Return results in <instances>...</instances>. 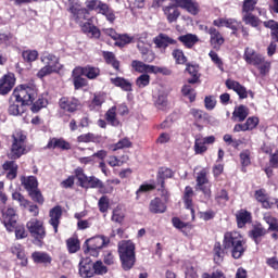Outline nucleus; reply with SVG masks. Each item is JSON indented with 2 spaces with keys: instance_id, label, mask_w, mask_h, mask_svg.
<instances>
[{
  "instance_id": "obj_1",
  "label": "nucleus",
  "mask_w": 278,
  "mask_h": 278,
  "mask_svg": "<svg viewBox=\"0 0 278 278\" xmlns=\"http://www.w3.org/2000/svg\"><path fill=\"white\" fill-rule=\"evenodd\" d=\"M67 10L68 12H71L74 21L76 23H79L84 34H87L89 38H101V30L97 26H94L90 22L81 24L84 21L88 18V9L81 8V4H79V2L70 1Z\"/></svg>"
},
{
  "instance_id": "obj_2",
  "label": "nucleus",
  "mask_w": 278,
  "mask_h": 278,
  "mask_svg": "<svg viewBox=\"0 0 278 278\" xmlns=\"http://www.w3.org/2000/svg\"><path fill=\"white\" fill-rule=\"evenodd\" d=\"M11 138L12 144L8 154L9 160H20V157L27 155L31 151V147L27 144V135L23 130H16Z\"/></svg>"
},
{
  "instance_id": "obj_3",
  "label": "nucleus",
  "mask_w": 278,
  "mask_h": 278,
  "mask_svg": "<svg viewBox=\"0 0 278 278\" xmlns=\"http://www.w3.org/2000/svg\"><path fill=\"white\" fill-rule=\"evenodd\" d=\"M224 249H231V255L235 260H240L247 251V245L240 232L231 231L224 235Z\"/></svg>"
},
{
  "instance_id": "obj_4",
  "label": "nucleus",
  "mask_w": 278,
  "mask_h": 278,
  "mask_svg": "<svg viewBox=\"0 0 278 278\" xmlns=\"http://www.w3.org/2000/svg\"><path fill=\"white\" fill-rule=\"evenodd\" d=\"M36 97H38V88L34 83L20 85L12 93V99L22 105H31L36 101Z\"/></svg>"
},
{
  "instance_id": "obj_5",
  "label": "nucleus",
  "mask_w": 278,
  "mask_h": 278,
  "mask_svg": "<svg viewBox=\"0 0 278 278\" xmlns=\"http://www.w3.org/2000/svg\"><path fill=\"white\" fill-rule=\"evenodd\" d=\"M119 260L124 270H131L136 264V245L130 240L118 243Z\"/></svg>"
},
{
  "instance_id": "obj_6",
  "label": "nucleus",
  "mask_w": 278,
  "mask_h": 278,
  "mask_svg": "<svg viewBox=\"0 0 278 278\" xmlns=\"http://www.w3.org/2000/svg\"><path fill=\"white\" fill-rule=\"evenodd\" d=\"M2 223L7 230L15 231L16 240L27 238V230H25V226L16 225V211H14V208L10 207L7 211H2Z\"/></svg>"
},
{
  "instance_id": "obj_7",
  "label": "nucleus",
  "mask_w": 278,
  "mask_h": 278,
  "mask_svg": "<svg viewBox=\"0 0 278 278\" xmlns=\"http://www.w3.org/2000/svg\"><path fill=\"white\" fill-rule=\"evenodd\" d=\"M26 228L29 231L31 238L35 242L39 244L42 242L43 238H47V229H45V223L38 218H31L27 222Z\"/></svg>"
},
{
  "instance_id": "obj_8",
  "label": "nucleus",
  "mask_w": 278,
  "mask_h": 278,
  "mask_svg": "<svg viewBox=\"0 0 278 278\" xmlns=\"http://www.w3.org/2000/svg\"><path fill=\"white\" fill-rule=\"evenodd\" d=\"M131 66L134 71H136V73H154L155 75H157V73H161L162 75H170V71L166 67L149 65L138 60H134L131 62Z\"/></svg>"
},
{
  "instance_id": "obj_9",
  "label": "nucleus",
  "mask_w": 278,
  "mask_h": 278,
  "mask_svg": "<svg viewBox=\"0 0 278 278\" xmlns=\"http://www.w3.org/2000/svg\"><path fill=\"white\" fill-rule=\"evenodd\" d=\"M110 244V238L105 236H98L91 239H87L85 241V253H90V251H99V249H103V247H108Z\"/></svg>"
},
{
  "instance_id": "obj_10",
  "label": "nucleus",
  "mask_w": 278,
  "mask_h": 278,
  "mask_svg": "<svg viewBox=\"0 0 278 278\" xmlns=\"http://www.w3.org/2000/svg\"><path fill=\"white\" fill-rule=\"evenodd\" d=\"M76 177L81 188H101L102 181L94 176H86V174H84V169L81 168L76 169Z\"/></svg>"
},
{
  "instance_id": "obj_11",
  "label": "nucleus",
  "mask_w": 278,
  "mask_h": 278,
  "mask_svg": "<svg viewBox=\"0 0 278 278\" xmlns=\"http://www.w3.org/2000/svg\"><path fill=\"white\" fill-rule=\"evenodd\" d=\"M195 190L203 192L206 199L212 197V190L210 189V186H207V169H202L198 173Z\"/></svg>"
},
{
  "instance_id": "obj_12",
  "label": "nucleus",
  "mask_w": 278,
  "mask_h": 278,
  "mask_svg": "<svg viewBox=\"0 0 278 278\" xmlns=\"http://www.w3.org/2000/svg\"><path fill=\"white\" fill-rule=\"evenodd\" d=\"M213 25H215V27H227L228 29L232 30L233 36H237L241 23L238 22L236 18L219 17L217 20H214Z\"/></svg>"
},
{
  "instance_id": "obj_13",
  "label": "nucleus",
  "mask_w": 278,
  "mask_h": 278,
  "mask_svg": "<svg viewBox=\"0 0 278 278\" xmlns=\"http://www.w3.org/2000/svg\"><path fill=\"white\" fill-rule=\"evenodd\" d=\"M79 275L83 278L94 277V263H92V260L86 257L79 262Z\"/></svg>"
},
{
  "instance_id": "obj_14",
  "label": "nucleus",
  "mask_w": 278,
  "mask_h": 278,
  "mask_svg": "<svg viewBox=\"0 0 278 278\" xmlns=\"http://www.w3.org/2000/svg\"><path fill=\"white\" fill-rule=\"evenodd\" d=\"M14 84H16V79L14 78V75L12 74L4 75L0 79V94L5 96L9 92H11L12 89L14 88Z\"/></svg>"
},
{
  "instance_id": "obj_15",
  "label": "nucleus",
  "mask_w": 278,
  "mask_h": 278,
  "mask_svg": "<svg viewBox=\"0 0 278 278\" xmlns=\"http://www.w3.org/2000/svg\"><path fill=\"white\" fill-rule=\"evenodd\" d=\"M243 60L247 62V64L256 66L264 60V56L262 54L255 52V50H253L251 48H245L244 54H243Z\"/></svg>"
},
{
  "instance_id": "obj_16",
  "label": "nucleus",
  "mask_w": 278,
  "mask_h": 278,
  "mask_svg": "<svg viewBox=\"0 0 278 278\" xmlns=\"http://www.w3.org/2000/svg\"><path fill=\"white\" fill-rule=\"evenodd\" d=\"M226 87L229 90L237 92L239 99H247V97H249V91H247V88L236 80L227 79Z\"/></svg>"
},
{
  "instance_id": "obj_17",
  "label": "nucleus",
  "mask_w": 278,
  "mask_h": 278,
  "mask_svg": "<svg viewBox=\"0 0 278 278\" xmlns=\"http://www.w3.org/2000/svg\"><path fill=\"white\" fill-rule=\"evenodd\" d=\"M49 225L54 229V233H58V227H60V218H62V206L58 205L50 210Z\"/></svg>"
},
{
  "instance_id": "obj_18",
  "label": "nucleus",
  "mask_w": 278,
  "mask_h": 278,
  "mask_svg": "<svg viewBox=\"0 0 278 278\" xmlns=\"http://www.w3.org/2000/svg\"><path fill=\"white\" fill-rule=\"evenodd\" d=\"M76 75H84L88 79H97L101 75L99 67L86 66V67H76Z\"/></svg>"
},
{
  "instance_id": "obj_19",
  "label": "nucleus",
  "mask_w": 278,
  "mask_h": 278,
  "mask_svg": "<svg viewBox=\"0 0 278 278\" xmlns=\"http://www.w3.org/2000/svg\"><path fill=\"white\" fill-rule=\"evenodd\" d=\"M59 105L61 110H64L65 112H76L79 108V100L75 98H61Z\"/></svg>"
},
{
  "instance_id": "obj_20",
  "label": "nucleus",
  "mask_w": 278,
  "mask_h": 278,
  "mask_svg": "<svg viewBox=\"0 0 278 278\" xmlns=\"http://www.w3.org/2000/svg\"><path fill=\"white\" fill-rule=\"evenodd\" d=\"M177 40L170 38L166 34H160L154 38V45L156 46L157 49H166L169 47V45H176Z\"/></svg>"
},
{
  "instance_id": "obj_21",
  "label": "nucleus",
  "mask_w": 278,
  "mask_h": 278,
  "mask_svg": "<svg viewBox=\"0 0 278 278\" xmlns=\"http://www.w3.org/2000/svg\"><path fill=\"white\" fill-rule=\"evenodd\" d=\"M163 12L168 23H177V18L181 15L179 9H177V5L175 4L163 7Z\"/></svg>"
},
{
  "instance_id": "obj_22",
  "label": "nucleus",
  "mask_w": 278,
  "mask_h": 278,
  "mask_svg": "<svg viewBox=\"0 0 278 278\" xmlns=\"http://www.w3.org/2000/svg\"><path fill=\"white\" fill-rule=\"evenodd\" d=\"M41 62L46 66L54 70L56 73H58V71H60V59H58V56H55L53 54L45 53L41 56Z\"/></svg>"
},
{
  "instance_id": "obj_23",
  "label": "nucleus",
  "mask_w": 278,
  "mask_h": 278,
  "mask_svg": "<svg viewBox=\"0 0 278 278\" xmlns=\"http://www.w3.org/2000/svg\"><path fill=\"white\" fill-rule=\"evenodd\" d=\"M21 102L14 100L11 96L8 109L10 116H21L25 112V104L18 105Z\"/></svg>"
},
{
  "instance_id": "obj_24",
  "label": "nucleus",
  "mask_w": 278,
  "mask_h": 278,
  "mask_svg": "<svg viewBox=\"0 0 278 278\" xmlns=\"http://www.w3.org/2000/svg\"><path fill=\"white\" fill-rule=\"evenodd\" d=\"M247 116H249V108L242 104L235 108L232 112V121L235 123H243V121H247Z\"/></svg>"
},
{
  "instance_id": "obj_25",
  "label": "nucleus",
  "mask_w": 278,
  "mask_h": 278,
  "mask_svg": "<svg viewBox=\"0 0 278 278\" xmlns=\"http://www.w3.org/2000/svg\"><path fill=\"white\" fill-rule=\"evenodd\" d=\"M208 34L211 36V45L214 49H220V46L224 45L225 39L223 38V35H220V31H218L216 28L211 27L208 29Z\"/></svg>"
},
{
  "instance_id": "obj_26",
  "label": "nucleus",
  "mask_w": 278,
  "mask_h": 278,
  "mask_svg": "<svg viewBox=\"0 0 278 278\" xmlns=\"http://www.w3.org/2000/svg\"><path fill=\"white\" fill-rule=\"evenodd\" d=\"M11 253L13 255H16L17 260L21 261V266H27V255L25 254V249H23V245L15 243L11 247Z\"/></svg>"
},
{
  "instance_id": "obj_27",
  "label": "nucleus",
  "mask_w": 278,
  "mask_h": 278,
  "mask_svg": "<svg viewBox=\"0 0 278 278\" xmlns=\"http://www.w3.org/2000/svg\"><path fill=\"white\" fill-rule=\"evenodd\" d=\"M137 48L139 49L141 55H142V60L143 62H153V60H155V53L149 51V46L144 45V42L139 41L137 43Z\"/></svg>"
},
{
  "instance_id": "obj_28",
  "label": "nucleus",
  "mask_w": 278,
  "mask_h": 278,
  "mask_svg": "<svg viewBox=\"0 0 278 278\" xmlns=\"http://www.w3.org/2000/svg\"><path fill=\"white\" fill-rule=\"evenodd\" d=\"M194 197V191L192 187H186L184 194V203L187 210H190L192 218H194V208L192 207V198Z\"/></svg>"
},
{
  "instance_id": "obj_29",
  "label": "nucleus",
  "mask_w": 278,
  "mask_h": 278,
  "mask_svg": "<svg viewBox=\"0 0 278 278\" xmlns=\"http://www.w3.org/2000/svg\"><path fill=\"white\" fill-rule=\"evenodd\" d=\"M149 210L151 214H164L166 212V204L160 198H154L150 202Z\"/></svg>"
},
{
  "instance_id": "obj_30",
  "label": "nucleus",
  "mask_w": 278,
  "mask_h": 278,
  "mask_svg": "<svg viewBox=\"0 0 278 278\" xmlns=\"http://www.w3.org/2000/svg\"><path fill=\"white\" fill-rule=\"evenodd\" d=\"M3 170H9L7 174V179H16L18 173V165L14 161H7L2 165Z\"/></svg>"
},
{
  "instance_id": "obj_31",
  "label": "nucleus",
  "mask_w": 278,
  "mask_h": 278,
  "mask_svg": "<svg viewBox=\"0 0 278 278\" xmlns=\"http://www.w3.org/2000/svg\"><path fill=\"white\" fill-rule=\"evenodd\" d=\"M21 182L28 193L38 189V179L35 176L22 177Z\"/></svg>"
},
{
  "instance_id": "obj_32",
  "label": "nucleus",
  "mask_w": 278,
  "mask_h": 278,
  "mask_svg": "<svg viewBox=\"0 0 278 278\" xmlns=\"http://www.w3.org/2000/svg\"><path fill=\"white\" fill-rule=\"evenodd\" d=\"M179 42H181L187 49H192V47L199 42V37L193 34L181 35L178 37Z\"/></svg>"
},
{
  "instance_id": "obj_33",
  "label": "nucleus",
  "mask_w": 278,
  "mask_h": 278,
  "mask_svg": "<svg viewBox=\"0 0 278 278\" xmlns=\"http://www.w3.org/2000/svg\"><path fill=\"white\" fill-rule=\"evenodd\" d=\"M255 199L260 201V203H262L265 210H269L270 207H273V205H275V200L268 199V195H266L263 190H257L255 192Z\"/></svg>"
},
{
  "instance_id": "obj_34",
  "label": "nucleus",
  "mask_w": 278,
  "mask_h": 278,
  "mask_svg": "<svg viewBox=\"0 0 278 278\" xmlns=\"http://www.w3.org/2000/svg\"><path fill=\"white\" fill-rule=\"evenodd\" d=\"M242 21L245 25H250V27H260L262 24V20L253 13H242Z\"/></svg>"
},
{
  "instance_id": "obj_35",
  "label": "nucleus",
  "mask_w": 278,
  "mask_h": 278,
  "mask_svg": "<svg viewBox=\"0 0 278 278\" xmlns=\"http://www.w3.org/2000/svg\"><path fill=\"white\" fill-rule=\"evenodd\" d=\"M238 227L242 228L247 223H251V213L245 210H240L236 214Z\"/></svg>"
},
{
  "instance_id": "obj_36",
  "label": "nucleus",
  "mask_w": 278,
  "mask_h": 278,
  "mask_svg": "<svg viewBox=\"0 0 278 278\" xmlns=\"http://www.w3.org/2000/svg\"><path fill=\"white\" fill-rule=\"evenodd\" d=\"M251 238L255 241L256 244H260V238L266 236V228L262 224L255 225L250 231Z\"/></svg>"
},
{
  "instance_id": "obj_37",
  "label": "nucleus",
  "mask_w": 278,
  "mask_h": 278,
  "mask_svg": "<svg viewBox=\"0 0 278 278\" xmlns=\"http://www.w3.org/2000/svg\"><path fill=\"white\" fill-rule=\"evenodd\" d=\"M47 149H63L68 150L71 149V143L66 142L63 139H51L48 142Z\"/></svg>"
},
{
  "instance_id": "obj_38",
  "label": "nucleus",
  "mask_w": 278,
  "mask_h": 278,
  "mask_svg": "<svg viewBox=\"0 0 278 278\" xmlns=\"http://www.w3.org/2000/svg\"><path fill=\"white\" fill-rule=\"evenodd\" d=\"M111 83L126 92H131V83L123 77L111 78Z\"/></svg>"
},
{
  "instance_id": "obj_39",
  "label": "nucleus",
  "mask_w": 278,
  "mask_h": 278,
  "mask_svg": "<svg viewBox=\"0 0 278 278\" xmlns=\"http://www.w3.org/2000/svg\"><path fill=\"white\" fill-rule=\"evenodd\" d=\"M31 257L36 264H51V256L45 252H34Z\"/></svg>"
},
{
  "instance_id": "obj_40",
  "label": "nucleus",
  "mask_w": 278,
  "mask_h": 278,
  "mask_svg": "<svg viewBox=\"0 0 278 278\" xmlns=\"http://www.w3.org/2000/svg\"><path fill=\"white\" fill-rule=\"evenodd\" d=\"M170 177H173V170L168 167H162L159 170L157 184L164 188V179H170Z\"/></svg>"
},
{
  "instance_id": "obj_41",
  "label": "nucleus",
  "mask_w": 278,
  "mask_h": 278,
  "mask_svg": "<svg viewBox=\"0 0 278 278\" xmlns=\"http://www.w3.org/2000/svg\"><path fill=\"white\" fill-rule=\"evenodd\" d=\"M264 27H267L271 30V38L275 42H278V22L269 20L264 22Z\"/></svg>"
},
{
  "instance_id": "obj_42",
  "label": "nucleus",
  "mask_w": 278,
  "mask_h": 278,
  "mask_svg": "<svg viewBox=\"0 0 278 278\" xmlns=\"http://www.w3.org/2000/svg\"><path fill=\"white\" fill-rule=\"evenodd\" d=\"M186 71L192 77L188 79V84H197L199 81V66L188 64Z\"/></svg>"
},
{
  "instance_id": "obj_43",
  "label": "nucleus",
  "mask_w": 278,
  "mask_h": 278,
  "mask_svg": "<svg viewBox=\"0 0 278 278\" xmlns=\"http://www.w3.org/2000/svg\"><path fill=\"white\" fill-rule=\"evenodd\" d=\"M213 253L215 264H222L223 260L225 258V251H223L220 242L215 243Z\"/></svg>"
},
{
  "instance_id": "obj_44",
  "label": "nucleus",
  "mask_w": 278,
  "mask_h": 278,
  "mask_svg": "<svg viewBox=\"0 0 278 278\" xmlns=\"http://www.w3.org/2000/svg\"><path fill=\"white\" fill-rule=\"evenodd\" d=\"M191 116H193L195 123H207V114L199 109L190 110Z\"/></svg>"
},
{
  "instance_id": "obj_45",
  "label": "nucleus",
  "mask_w": 278,
  "mask_h": 278,
  "mask_svg": "<svg viewBox=\"0 0 278 278\" xmlns=\"http://www.w3.org/2000/svg\"><path fill=\"white\" fill-rule=\"evenodd\" d=\"M111 220H113V223H117L118 225L125 220V212L121 206H116L113 210Z\"/></svg>"
},
{
  "instance_id": "obj_46",
  "label": "nucleus",
  "mask_w": 278,
  "mask_h": 278,
  "mask_svg": "<svg viewBox=\"0 0 278 278\" xmlns=\"http://www.w3.org/2000/svg\"><path fill=\"white\" fill-rule=\"evenodd\" d=\"M105 118L108 121V123H110L111 125H113V127H118L119 122L116 118V106L111 108L106 114H105Z\"/></svg>"
},
{
  "instance_id": "obj_47",
  "label": "nucleus",
  "mask_w": 278,
  "mask_h": 278,
  "mask_svg": "<svg viewBox=\"0 0 278 278\" xmlns=\"http://www.w3.org/2000/svg\"><path fill=\"white\" fill-rule=\"evenodd\" d=\"M103 58L108 64H111L115 71H118L121 63L116 60V56L112 52H103Z\"/></svg>"
},
{
  "instance_id": "obj_48",
  "label": "nucleus",
  "mask_w": 278,
  "mask_h": 278,
  "mask_svg": "<svg viewBox=\"0 0 278 278\" xmlns=\"http://www.w3.org/2000/svg\"><path fill=\"white\" fill-rule=\"evenodd\" d=\"M172 223H173V226L176 229H179L180 231H182V233H186V229H192V225H190V223H184L178 217H174L172 219Z\"/></svg>"
},
{
  "instance_id": "obj_49",
  "label": "nucleus",
  "mask_w": 278,
  "mask_h": 278,
  "mask_svg": "<svg viewBox=\"0 0 278 278\" xmlns=\"http://www.w3.org/2000/svg\"><path fill=\"white\" fill-rule=\"evenodd\" d=\"M84 74H76L75 70L73 71V81L76 90H79V88H84V86H87L88 81L86 78L81 77Z\"/></svg>"
},
{
  "instance_id": "obj_50",
  "label": "nucleus",
  "mask_w": 278,
  "mask_h": 278,
  "mask_svg": "<svg viewBox=\"0 0 278 278\" xmlns=\"http://www.w3.org/2000/svg\"><path fill=\"white\" fill-rule=\"evenodd\" d=\"M172 55L176 64H186V62H188V58H186V54H184V50L181 49H175L172 52Z\"/></svg>"
},
{
  "instance_id": "obj_51",
  "label": "nucleus",
  "mask_w": 278,
  "mask_h": 278,
  "mask_svg": "<svg viewBox=\"0 0 278 278\" xmlns=\"http://www.w3.org/2000/svg\"><path fill=\"white\" fill-rule=\"evenodd\" d=\"M77 142H99V136L92 132L84 134L77 137Z\"/></svg>"
},
{
  "instance_id": "obj_52",
  "label": "nucleus",
  "mask_w": 278,
  "mask_h": 278,
  "mask_svg": "<svg viewBox=\"0 0 278 278\" xmlns=\"http://www.w3.org/2000/svg\"><path fill=\"white\" fill-rule=\"evenodd\" d=\"M22 58L24 62H36L38 60V51L37 50H25L22 52Z\"/></svg>"
},
{
  "instance_id": "obj_53",
  "label": "nucleus",
  "mask_w": 278,
  "mask_h": 278,
  "mask_svg": "<svg viewBox=\"0 0 278 278\" xmlns=\"http://www.w3.org/2000/svg\"><path fill=\"white\" fill-rule=\"evenodd\" d=\"M205 151H207V147L203 141V137L195 138L194 152L197 153V155H201L202 153H205Z\"/></svg>"
},
{
  "instance_id": "obj_54",
  "label": "nucleus",
  "mask_w": 278,
  "mask_h": 278,
  "mask_svg": "<svg viewBox=\"0 0 278 278\" xmlns=\"http://www.w3.org/2000/svg\"><path fill=\"white\" fill-rule=\"evenodd\" d=\"M184 97H188L189 101L192 103L197 99V92H194L192 86L185 85L181 89Z\"/></svg>"
},
{
  "instance_id": "obj_55",
  "label": "nucleus",
  "mask_w": 278,
  "mask_h": 278,
  "mask_svg": "<svg viewBox=\"0 0 278 278\" xmlns=\"http://www.w3.org/2000/svg\"><path fill=\"white\" fill-rule=\"evenodd\" d=\"M256 4L257 0H244L242 7V14H251V12L255 10Z\"/></svg>"
},
{
  "instance_id": "obj_56",
  "label": "nucleus",
  "mask_w": 278,
  "mask_h": 278,
  "mask_svg": "<svg viewBox=\"0 0 278 278\" xmlns=\"http://www.w3.org/2000/svg\"><path fill=\"white\" fill-rule=\"evenodd\" d=\"M98 207L102 214H105V212L110 210V198H108L106 195L101 197L98 202Z\"/></svg>"
},
{
  "instance_id": "obj_57",
  "label": "nucleus",
  "mask_w": 278,
  "mask_h": 278,
  "mask_svg": "<svg viewBox=\"0 0 278 278\" xmlns=\"http://www.w3.org/2000/svg\"><path fill=\"white\" fill-rule=\"evenodd\" d=\"M150 81L151 76H149L148 74H142L136 79V86H138V88H147Z\"/></svg>"
},
{
  "instance_id": "obj_58",
  "label": "nucleus",
  "mask_w": 278,
  "mask_h": 278,
  "mask_svg": "<svg viewBox=\"0 0 278 278\" xmlns=\"http://www.w3.org/2000/svg\"><path fill=\"white\" fill-rule=\"evenodd\" d=\"M108 267L101 261L93 263V275H106Z\"/></svg>"
},
{
  "instance_id": "obj_59",
  "label": "nucleus",
  "mask_w": 278,
  "mask_h": 278,
  "mask_svg": "<svg viewBox=\"0 0 278 278\" xmlns=\"http://www.w3.org/2000/svg\"><path fill=\"white\" fill-rule=\"evenodd\" d=\"M47 99L45 98H39L30 108L31 112L34 114L38 113L39 110H42V108H47Z\"/></svg>"
},
{
  "instance_id": "obj_60",
  "label": "nucleus",
  "mask_w": 278,
  "mask_h": 278,
  "mask_svg": "<svg viewBox=\"0 0 278 278\" xmlns=\"http://www.w3.org/2000/svg\"><path fill=\"white\" fill-rule=\"evenodd\" d=\"M155 105L157 110H166V108H168V100L166 99V96L160 94L155 101Z\"/></svg>"
},
{
  "instance_id": "obj_61",
  "label": "nucleus",
  "mask_w": 278,
  "mask_h": 278,
  "mask_svg": "<svg viewBox=\"0 0 278 278\" xmlns=\"http://www.w3.org/2000/svg\"><path fill=\"white\" fill-rule=\"evenodd\" d=\"M189 14H192L193 16H197L200 12L199 3L194 2V0H191L185 8Z\"/></svg>"
},
{
  "instance_id": "obj_62",
  "label": "nucleus",
  "mask_w": 278,
  "mask_h": 278,
  "mask_svg": "<svg viewBox=\"0 0 278 278\" xmlns=\"http://www.w3.org/2000/svg\"><path fill=\"white\" fill-rule=\"evenodd\" d=\"M261 75H266L270 71V63L263 58V60L256 65Z\"/></svg>"
},
{
  "instance_id": "obj_63",
  "label": "nucleus",
  "mask_w": 278,
  "mask_h": 278,
  "mask_svg": "<svg viewBox=\"0 0 278 278\" xmlns=\"http://www.w3.org/2000/svg\"><path fill=\"white\" fill-rule=\"evenodd\" d=\"M67 249L70 253H77L79 251V240L71 238L67 240Z\"/></svg>"
},
{
  "instance_id": "obj_64",
  "label": "nucleus",
  "mask_w": 278,
  "mask_h": 278,
  "mask_svg": "<svg viewBox=\"0 0 278 278\" xmlns=\"http://www.w3.org/2000/svg\"><path fill=\"white\" fill-rule=\"evenodd\" d=\"M134 40L129 35H119L117 40L115 41L116 47H125V45H129Z\"/></svg>"
}]
</instances>
